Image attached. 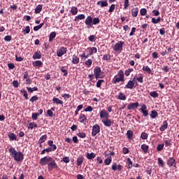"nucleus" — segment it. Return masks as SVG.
Wrapping results in <instances>:
<instances>
[{
    "mask_svg": "<svg viewBox=\"0 0 179 179\" xmlns=\"http://www.w3.org/2000/svg\"><path fill=\"white\" fill-rule=\"evenodd\" d=\"M112 82L115 85L117 83H120V82H125L124 71L122 70H120L117 75L113 78Z\"/></svg>",
    "mask_w": 179,
    "mask_h": 179,
    "instance_id": "obj_1",
    "label": "nucleus"
},
{
    "mask_svg": "<svg viewBox=\"0 0 179 179\" xmlns=\"http://www.w3.org/2000/svg\"><path fill=\"white\" fill-rule=\"evenodd\" d=\"M94 75L95 79H103V78H104V73L101 71V68L98 66L94 69Z\"/></svg>",
    "mask_w": 179,
    "mask_h": 179,
    "instance_id": "obj_2",
    "label": "nucleus"
},
{
    "mask_svg": "<svg viewBox=\"0 0 179 179\" xmlns=\"http://www.w3.org/2000/svg\"><path fill=\"white\" fill-rule=\"evenodd\" d=\"M136 86H138V82L135 81V77H134L133 80H129L127 85H125L124 89H130V90H132V89L136 87Z\"/></svg>",
    "mask_w": 179,
    "mask_h": 179,
    "instance_id": "obj_3",
    "label": "nucleus"
},
{
    "mask_svg": "<svg viewBox=\"0 0 179 179\" xmlns=\"http://www.w3.org/2000/svg\"><path fill=\"white\" fill-rule=\"evenodd\" d=\"M52 159V157H44L40 159L39 164L41 166H47L48 165V164H50Z\"/></svg>",
    "mask_w": 179,
    "mask_h": 179,
    "instance_id": "obj_4",
    "label": "nucleus"
},
{
    "mask_svg": "<svg viewBox=\"0 0 179 179\" xmlns=\"http://www.w3.org/2000/svg\"><path fill=\"white\" fill-rule=\"evenodd\" d=\"M124 45H125V43L122 41H120L117 43H115L113 50L117 52H118V51L121 52L122 51V48L124 47Z\"/></svg>",
    "mask_w": 179,
    "mask_h": 179,
    "instance_id": "obj_5",
    "label": "nucleus"
},
{
    "mask_svg": "<svg viewBox=\"0 0 179 179\" xmlns=\"http://www.w3.org/2000/svg\"><path fill=\"white\" fill-rule=\"evenodd\" d=\"M166 164L169 167H175V169H177V162L176 161V159H174V157H173L169 158L166 162Z\"/></svg>",
    "mask_w": 179,
    "mask_h": 179,
    "instance_id": "obj_6",
    "label": "nucleus"
},
{
    "mask_svg": "<svg viewBox=\"0 0 179 179\" xmlns=\"http://www.w3.org/2000/svg\"><path fill=\"white\" fill-rule=\"evenodd\" d=\"M97 134H100V125L96 124L92 127V136H96Z\"/></svg>",
    "mask_w": 179,
    "mask_h": 179,
    "instance_id": "obj_7",
    "label": "nucleus"
},
{
    "mask_svg": "<svg viewBox=\"0 0 179 179\" xmlns=\"http://www.w3.org/2000/svg\"><path fill=\"white\" fill-rule=\"evenodd\" d=\"M100 118H101V120L110 118V113H108L106 109H103L100 111Z\"/></svg>",
    "mask_w": 179,
    "mask_h": 179,
    "instance_id": "obj_8",
    "label": "nucleus"
},
{
    "mask_svg": "<svg viewBox=\"0 0 179 179\" xmlns=\"http://www.w3.org/2000/svg\"><path fill=\"white\" fill-rule=\"evenodd\" d=\"M48 169L50 171L52 170L53 169H59L58 165L57 164V162H55V160H54L52 158V160L48 164Z\"/></svg>",
    "mask_w": 179,
    "mask_h": 179,
    "instance_id": "obj_9",
    "label": "nucleus"
},
{
    "mask_svg": "<svg viewBox=\"0 0 179 179\" xmlns=\"http://www.w3.org/2000/svg\"><path fill=\"white\" fill-rule=\"evenodd\" d=\"M24 159V155L20 151L17 152V155H15V157H14V160H15V162H23Z\"/></svg>",
    "mask_w": 179,
    "mask_h": 179,
    "instance_id": "obj_10",
    "label": "nucleus"
},
{
    "mask_svg": "<svg viewBox=\"0 0 179 179\" xmlns=\"http://www.w3.org/2000/svg\"><path fill=\"white\" fill-rule=\"evenodd\" d=\"M68 51V49L65 47H61L59 50L57 51V57H62V55L66 54V52Z\"/></svg>",
    "mask_w": 179,
    "mask_h": 179,
    "instance_id": "obj_11",
    "label": "nucleus"
},
{
    "mask_svg": "<svg viewBox=\"0 0 179 179\" xmlns=\"http://www.w3.org/2000/svg\"><path fill=\"white\" fill-rule=\"evenodd\" d=\"M101 122H103V125L108 128H110V127L113 124V121H111L108 117L106 119H102Z\"/></svg>",
    "mask_w": 179,
    "mask_h": 179,
    "instance_id": "obj_12",
    "label": "nucleus"
},
{
    "mask_svg": "<svg viewBox=\"0 0 179 179\" xmlns=\"http://www.w3.org/2000/svg\"><path fill=\"white\" fill-rule=\"evenodd\" d=\"M139 107V102H136V103H130L127 106V110H136Z\"/></svg>",
    "mask_w": 179,
    "mask_h": 179,
    "instance_id": "obj_13",
    "label": "nucleus"
},
{
    "mask_svg": "<svg viewBox=\"0 0 179 179\" xmlns=\"http://www.w3.org/2000/svg\"><path fill=\"white\" fill-rule=\"evenodd\" d=\"M79 121L81 124H86L87 122V116L85 114L80 113L79 116Z\"/></svg>",
    "mask_w": 179,
    "mask_h": 179,
    "instance_id": "obj_14",
    "label": "nucleus"
},
{
    "mask_svg": "<svg viewBox=\"0 0 179 179\" xmlns=\"http://www.w3.org/2000/svg\"><path fill=\"white\" fill-rule=\"evenodd\" d=\"M123 168L124 167L121 164H119L117 166L116 162L112 164V170H113V171H117V170H118V171H121V170H122Z\"/></svg>",
    "mask_w": 179,
    "mask_h": 179,
    "instance_id": "obj_15",
    "label": "nucleus"
},
{
    "mask_svg": "<svg viewBox=\"0 0 179 179\" xmlns=\"http://www.w3.org/2000/svg\"><path fill=\"white\" fill-rule=\"evenodd\" d=\"M146 108H148V106H146L145 104H143L141 108V111L144 117H148V115H149V111H148Z\"/></svg>",
    "mask_w": 179,
    "mask_h": 179,
    "instance_id": "obj_16",
    "label": "nucleus"
},
{
    "mask_svg": "<svg viewBox=\"0 0 179 179\" xmlns=\"http://www.w3.org/2000/svg\"><path fill=\"white\" fill-rule=\"evenodd\" d=\"M167 128H169V122H167V120H164L162 122V125L160 127V131L161 132H164V131H166V129H167Z\"/></svg>",
    "mask_w": 179,
    "mask_h": 179,
    "instance_id": "obj_17",
    "label": "nucleus"
},
{
    "mask_svg": "<svg viewBox=\"0 0 179 179\" xmlns=\"http://www.w3.org/2000/svg\"><path fill=\"white\" fill-rule=\"evenodd\" d=\"M52 101H53L54 104H56L57 106H59V104H60V106H64V101H62V100L59 99V98H57V97L54 96L52 99Z\"/></svg>",
    "mask_w": 179,
    "mask_h": 179,
    "instance_id": "obj_18",
    "label": "nucleus"
},
{
    "mask_svg": "<svg viewBox=\"0 0 179 179\" xmlns=\"http://www.w3.org/2000/svg\"><path fill=\"white\" fill-rule=\"evenodd\" d=\"M87 50L89 51V55H93L97 53V48L96 47H89Z\"/></svg>",
    "mask_w": 179,
    "mask_h": 179,
    "instance_id": "obj_19",
    "label": "nucleus"
},
{
    "mask_svg": "<svg viewBox=\"0 0 179 179\" xmlns=\"http://www.w3.org/2000/svg\"><path fill=\"white\" fill-rule=\"evenodd\" d=\"M135 81L138 83H143V74L139 73L138 77H135Z\"/></svg>",
    "mask_w": 179,
    "mask_h": 179,
    "instance_id": "obj_20",
    "label": "nucleus"
},
{
    "mask_svg": "<svg viewBox=\"0 0 179 179\" xmlns=\"http://www.w3.org/2000/svg\"><path fill=\"white\" fill-rule=\"evenodd\" d=\"M33 59H41V52H35L32 56Z\"/></svg>",
    "mask_w": 179,
    "mask_h": 179,
    "instance_id": "obj_21",
    "label": "nucleus"
},
{
    "mask_svg": "<svg viewBox=\"0 0 179 179\" xmlns=\"http://www.w3.org/2000/svg\"><path fill=\"white\" fill-rule=\"evenodd\" d=\"M138 13H139V8L138 7L134 8L131 10V16H133V17H136V16H138Z\"/></svg>",
    "mask_w": 179,
    "mask_h": 179,
    "instance_id": "obj_22",
    "label": "nucleus"
},
{
    "mask_svg": "<svg viewBox=\"0 0 179 179\" xmlns=\"http://www.w3.org/2000/svg\"><path fill=\"white\" fill-rule=\"evenodd\" d=\"M8 136L10 139V141H17V136L15 133H8Z\"/></svg>",
    "mask_w": 179,
    "mask_h": 179,
    "instance_id": "obj_23",
    "label": "nucleus"
},
{
    "mask_svg": "<svg viewBox=\"0 0 179 179\" xmlns=\"http://www.w3.org/2000/svg\"><path fill=\"white\" fill-rule=\"evenodd\" d=\"M96 5H100L101 8H104L106 6H108V3L107 2V0L104 1H99L96 3Z\"/></svg>",
    "mask_w": 179,
    "mask_h": 179,
    "instance_id": "obj_24",
    "label": "nucleus"
},
{
    "mask_svg": "<svg viewBox=\"0 0 179 179\" xmlns=\"http://www.w3.org/2000/svg\"><path fill=\"white\" fill-rule=\"evenodd\" d=\"M83 160H85V158L83 157V155H80L77 158V166H82L83 163Z\"/></svg>",
    "mask_w": 179,
    "mask_h": 179,
    "instance_id": "obj_25",
    "label": "nucleus"
},
{
    "mask_svg": "<svg viewBox=\"0 0 179 179\" xmlns=\"http://www.w3.org/2000/svg\"><path fill=\"white\" fill-rule=\"evenodd\" d=\"M47 141V134L43 135L38 140V145H41V143H44Z\"/></svg>",
    "mask_w": 179,
    "mask_h": 179,
    "instance_id": "obj_26",
    "label": "nucleus"
},
{
    "mask_svg": "<svg viewBox=\"0 0 179 179\" xmlns=\"http://www.w3.org/2000/svg\"><path fill=\"white\" fill-rule=\"evenodd\" d=\"M143 72H146V73H148V75H150L152 73V69H150V67H149V66H143Z\"/></svg>",
    "mask_w": 179,
    "mask_h": 179,
    "instance_id": "obj_27",
    "label": "nucleus"
},
{
    "mask_svg": "<svg viewBox=\"0 0 179 179\" xmlns=\"http://www.w3.org/2000/svg\"><path fill=\"white\" fill-rule=\"evenodd\" d=\"M9 152L10 153V156L13 157V159L15 158V157L16 156V155H17V151H16V150L15 149V148H11L9 149Z\"/></svg>",
    "mask_w": 179,
    "mask_h": 179,
    "instance_id": "obj_28",
    "label": "nucleus"
},
{
    "mask_svg": "<svg viewBox=\"0 0 179 179\" xmlns=\"http://www.w3.org/2000/svg\"><path fill=\"white\" fill-rule=\"evenodd\" d=\"M57 37V33L55 31L51 32L49 36V41L50 43L54 41V38Z\"/></svg>",
    "mask_w": 179,
    "mask_h": 179,
    "instance_id": "obj_29",
    "label": "nucleus"
},
{
    "mask_svg": "<svg viewBox=\"0 0 179 179\" xmlns=\"http://www.w3.org/2000/svg\"><path fill=\"white\" fill-rule=\"evenodd\" d=\"M141 149L143 150V152L146 155L148 152H149V145L146 144L141 145Z\"/></svg>",
    "mask_w": 179,
    "mask_h": 179,
    "instance_id": "obj_30",
    "label": "nucleus"
},
{
    "mask_svg": "<svg viewBox=\"0 0 179 179\" xmlns=\"http://www.w3.org/2000/svg\"><path fill=\"white\" fill-rule=\"evenodd\" d=\"M86 157L87 159H88V160H93V159L96 157V155L94 154V152H91V153L87 152Z\"/></svg>",
    "mask_w": 179,
    "mask_h": 179,
    "instance_id": "obj_31",
    "label": "nucleus"
},
{
    "mask_svg": "<svg viewBox=\"0 0 179 179\" xmlns=\"http://www.w3.org/2000/svg\"><path fill=\"white\" fill-rule=\"evenodd\" d=\"M118 100L125 101L127 100V96L124 94L122 92H119V95L117 96Z\"/></svg>",
    "mask_w": 179,
    "mask_h": 179,
    "instance_id": "obj_32",
    "label": "nucleus"
},
{
    "mask_svg": "<svg viewBox=\"0 0 179 179\" xmlns=\"http://www.w3.org/2000/svg\"><path fill=\"white\" fill-rule=\"evenodd\" d=\"M85 17H86L85 14L78 15V16H76L75 17V21L78 22L79 20H83V19H85Z\"/></svg>",
    "mask_w": 179,
    "mask_h": 179,
    "instance_id": "obj_33",
    "label": "nucleus"
},
{
    "mask_svg": "<svg viewBox=\"0 0 179 179\" xmlns=\"http://www.w3.org/2000/svg\"><path fill=\"white\" fill-rule=\"evenodd\" d=\"M127 139H132L134 138V131H132L131 130H128L127 132Z\"/></svg>",
    "mask_w": 179,
    "mask_h": 179,
    "instance_id": "obj_34",
    "label": "nucleus"
},
{
    "mask_svg": "<svg viewBox=\"0 0 179 179\" xmlns=\"http://www.w3.org/2000/svg\"><path fill=\"white\" fill-rule=\"evenodd\" d=\"M78 62H79V57H78V56L76 55H73L72 59V64H73L74 65H78Z\"/></svg>",
    "mask_w": 179,
    "mask_h": 179,
    "instance_id": "obj_35",
    "label": "nucleus"
},
{
    "mask_svg": "<svg viewBox=\"0 0 179 179\" xmlns=\"http://www.w3.org/2000/svg\"><path fill=\"white\" fill-rule=\"evenodd\" d=\"M43 10V5L38 4L35 8V13H40Z\"/></svg>",
    "mask_w": 179,
    "mask_h": 179,
    "instance_id": "obj_36",
    "label": "nucleus"
},
{
    "mask_svg": "<svg viewBox=\"0 0 179 179\" xmlns=\"http://www.w3.org/2000/svg\"><path fill=\"white\" fill-rule=\"evenodd\" d=\"M102 59L103 61H110V59H111V55H110V53H106L103 55Z\"/></svg>",
    "mask_w": 179,
    "mask_h": 179,
    "instance_id": "obj_37",
    "label": "nucleus"
},
{
    "mask_svg": "<svg viewBox=\"0 0 179 179\" xmlns=\"http://www.w3.org/2000/svg\"><path fill=\"white\" fill-rule=\"evenodd\" d=\"M37 127H38L37 123L32 122L29 123L28 126V129H33L34 128H37Z\"/></svg>",
    "mask_w": 179,
    "mask_h": 179,
    "instance_id": "obj_38",
    "label": "nucleus"
},
{
    "mask_svg": "<svg viewBox=\"0 0 179 179\" xmlns=\"http://www.w3.org/2000/svg\"><path fill=\"white\" fill-rule=\"evenodd\" d=\"M111 162H113V157H109L104 160V163L106 166H110V164H111Z\"/></svg>",
    "mask_w": 179,
    "mask_h": 179,
    "instance_id": "obj_39",
    "label": "nucleus"
},
{
    "mask_svg": "<svg viewBox=\"0 0 179 179\" xmlns=\"http://www.w3.org/2000/svg\"><path fill=\"white\" fill-rule=\"evenodd\" d=\"M33 66H39L40 68H41V66H43V62L40 60H37V61L33 62Z\"/></svg>",
    "mask_w": 179,
    "mask_h": 179,
    "instance_id": "obj_40",
    "label": "nucleus"
},
{
    "mask_svg": "<svg viewBox=\"0 0 179 179\" xmlns=\"http://www.w3.org/2000/svg\"><path fill=\"white\" fill-rule=\"evenodd\" d=\"M27 90L29 92V93H33V92H37V90H38V88H37V87H27Z\"/></svg>",
    "mask_w": 179,
    "mask_h": 179,
    "instance_id": "obj_41",
    "label": "nucleus"
},
{
    "mask_svg": "<svg viewBox=\"0 0 179 179\" xmlns=\"http://www.w3.org/2000/svg\"><path fill=\"white\" fill-rule=\"evenodd\" d=\"M150 96H151V97H153V99H156L159 97V93H157V91H152L150 93Z\"/></svg>",
    "mask_w": 179,
    "mask_h": 179,
    "instance_id": "obj_42",
    "label": "nucleus"
},
{
    "mask_svg": "<svg viewBox=\"0 0 179 179\" xmlns=\"http://www.w3.org/2000/svg\"><path fill=\"white\" fill-rule=\"evenodd\" d=\"M21 93H23V96L25 100H29V94H27V91L26 90H21Z\"/></svg>",
    "mask_w": 179,
    "mask_h": 179,
    "instance_id": "obj_43",
    "label": "nucleus"
},
{
    "mask_svg": "<svg viewBox=\"0 0 179 179\" xmlns=\"http://www.w3.org/2000/svg\"><path fill=\"white\" fill-rule=\"evenodd\" d=\"M127 164L129 169H132V167H134V164L132 163V160H131V158H127Z\"/></svg>",
    "mask_w": 179,
    "mask_h": 179,
    "instance_id": "obj_44",
    "label": "nucleus"
},
{
    "mask_svg": "<svg viewBox=\"0 0 179 179\" xmlns=\"http://www.w3.org/2000/svg\"><path fill=\"white\" fill-rule=\"evenodd\" d=\"M158 115H159V113H157V111L155 110L151 111L150 117L152 118H156V117H157Z\"/></svg>",
    "mask_w": 179,
    "mask_h": 179,
    "instance_id": "obj_45",
    "label": "nucleus"
},
{
    "mask_svg": "<svg viewBox=\"0 0 179 179\" xmlns=\"http://www.w3.org/2000/svg\"><path fill=\"white\" fill-rule=\"evenodd\" d=\"M60 71H62V72H63L64 76H68V70L66 69V68L65 66L61 67Z\"/></svg>",
    "mask_w": 179,
    "mask_h": 179,
    "instance_id": "obj_46",
    "label": "nucleus"
},
{
    "mask_svg": "<svg viewBox=\"0 0 179 179\" xmlns=\"http://www.w3.org/2000/svg\"><path fill=\"white\" fill-rule=\"evenodd\" d=\"M96 35H91L88 37L89 41H91V43H94L96 41Z\"/></svg>",
    "mask_w": 179,
    "mask_h": 179,
    "instance_id": "obj_47",
    "label": "nucleus"
},
{
    "mask_svg": "<svg viewBox=\"0 0 179 179\" xmlns=\"http://www.w3.org/2000/svg\"><path fill=\"white\" fill-rule=\"evenodd\" d=\"M45 152H52V148H48L45 149H43L41 153V155H45Z\"/></svg>",
    "mask_w": 179,
    "mask_h": 179,
    "instance_id": "obj_48",
    "label": "nucleus"
},
{
    "mask_svg": "<svg viewBox=\"0 0 179 179\" xmlns=\"http://www.w3.org/2000/svg\"><path fill=\"white\" fill-rule=\"evenodd\" d=\"M85 65L88 66V68H90L92 66V64H93V60L92 59H88L85 62Z\"/></svg>",
    "mask_w": 179,
    "mask_h": 179,
    "instance_id": "obj_49",
    "label": "nucleus"
},
{
    "mask_svg": "<svg viewBox=\"0 0 179 179\" xmlns=\"http://www.w3.org/2000/svg\"><path fill=\"white\" fill-rule=\"evenodd\" d=\"M43 26H44V23H41L38 26H35L34 27V31H38V30H40V29H41V27H43Z\"/></svg>",
    "mask_w": 179,
    "mask_h": 179,
    "instance_id": "obj_50",
    "label": "nucleus"
},
{
    "mask_svg": "<svg viewBox=\"0 0 179 179\" xmlns=\"http://www.w3.org/2000/svg\"><path fill=\"white\" fill-rule=\"evenodd\" d=\"M80 57L81 58V59H87L88 57H90V55L87 54L86 53H83L81 55H80Z\"/></svg>",
    "mask_w": 179,
    "mask_h": 179,
    "instance_id": "obj_51",
    "label": "nucleus"
},
{
    "mask_svg": "<svg viewBox=\"0 0 179 179\" xmlns=\"http://www.w3.org/2000/svg\"><path fill=\"white\" fill-rule=\"evenodd\" d=\"M158 164L160 167H164V161L162 158H158Z\"/></svg>",
    "mask_w": 179,
    "mask_h": 179,
    "instance_id": "obj_52",
    "label": "nucleus"
},
{
    "mask_svg": "<svg viewBox=\"0 0 179 179\" xmlns=\"http://www.w3.org/2000/svg\"><path fill=\"white\" fill-rule=\"evenodd\" d=\"M140 13L141 16H146V13H148V10H146V8H141L140 10Z\"/></svg>",
    "mask_w": 179,
    "mask_h": 179,
    "instance_id": "obj_53",
    "label": "nucleus"
},
{
    "mask_svg": "<svg viewBox=\"0 0 179 179\" xmlns=\"http://www.w3.org/2000/svg\"><path fill=\"white\" fill-rule=\"evenodd\" d=\"M72 15H76L78 13V8L73 6L71 9Z\"/></svg>",
    "mask_w": 179,
    "mask_h": 179,
    "instance_id": "obj_54",
    "label": "nucleus"
},
{
    "mask_svg": "<svg viewBox=\"0 0 179 179\" xmlns=\"http://www.w3.org/2000/svg\"><path fill=\"white\" fill-rule=\"evenodd\" d=\"M131 72H134V69H128L124 71V75L127 76H129L131 75Z\"/></svg>",
    "mask_w": 179,
    "mask_h": 179,
    "instance_id": "obj_55",
    "label": "nucleus"
},
{
    "mask_svg": "<svg viewBox=\"0 0 179 179\" xmlns=\"http://www.w3.org/2000/svg\"><path fill=\"white\" fill-rule=\"evenodd\" d=\"M164 148V144H159L157 147V152H162Z\"/></svg>",
    "mask_w": 179,
    "mask_h": 179,
    "instance_id": "obj_56",
    "label": "nucleus"
},
{
    "mask_svg": "<svg viewBox=\"0 0 179 179\" xmlns=\"http://www.w3.org/2000/svg\"><path fill=\"white\" fill-rule=\"evenodd\" d=\"M37 100H38V96H37V95H34L29 99V101L31 103H34V101H37Z\"/></svg>",
    "mask_w": 179,
    "mask_h": 179,
    "instance_id": "obj_57",
    "label": "nucleus"
},
{
    "mask_svg": "<svg viewBox=\"0 0 179 179\" xmlns=\"http://www.w3.org/2000/svg\"><path fill=\"white\" fill-rule=\"evenodd\" d=\"M39 114L37 113H32L31 118L34 121H36L38 118Z\"/></svg>",
    "mask_w": 179,
    "mask_h": 179,
    "instance_id": "obj_58",
    "label": "nucleus"
},
{
    "mask_svg": "<svg viewBox=\"0 0 179 179\" xmlns=\"http://www.w3.org/2000/svg\"><path fill=\"white\" fill-rule=\"evenodd\" d=\"M148 136H149V135L146 132H143L141 135V138L143 140H146Z\"/></svg>",
    "mask_w": 179,
    "mask_h": 179,
    "instance_id": "obj_59",
    "label": "nucleus"
},
{
    "mask_svg": "<svg viewBox=\"0 0 179 179\" xmlns=\"http://www.w3.org/2000/svg\"><path fill=\"white\" fill-rule=\"evenodd\" d=\"M85 23H93V17L88 16L85 20Z\"/></svg>",
    "mask_w": 179,
    "mask_h": 179,
    "instance_id": "obj_60",
    "label": "nucleus"
},
{
    "mask_svg": "<svg viewBox=\"0 0 179 179\" xmlns=\"http://www.w3.org/2000/svg\"><path fill=\"white\" fill-rule=\"evenodd\" d=\"M47 114L48 117H55V114H54V112H52V110L50 109L47 110Z\"/></svg>",
    "mask_w": 179,
    "mask_h": 179,
    "instance_id": "obj_61",
    "label": "nucleus"
},
{
    "mask_svg": "<svg viewBox=\"0 0 179 179\" xmlns=\"http://www.w3.org/2000/svg\"><path fill=\"white\" fill-rule=\"evenodd\" d=\"M77 135L79 138H81L82 139L86 138V134H85L83 132H79L77 134Z\"/></svg>",
    "mask_w": 179,
    "mask_h": 179,
    "instance_id": "obj_62",
    "label": "nucleus"
},
{
    "mask_svg": "<svg viewBox=\"0 0 179 179\" xmlns=\"http://www.w3.org/2000/svg\"><path fill=\"white\" fill-rule=\"evenodd\" d=\"M102 83H104V80H99L96 83V87H101Z\"/></svg>",
    "mask_w": 179,
    "mask_h": 179,
    "instance_id": "obj_63",
    "label": "nucleus"
},
{
    "mask_svg": "<svg viewBox=\"0 0 179 179\" xmlns=\"http://www.w3.org/2000/svg\"><path fill=\"white\" fill-rule=\"evenodd\" d=\"M164 143H165V146L166 147H171V140H165L164 141Z\"/></svg>",
    "mask_w": 179,
    "mask_h": 179,
    "instance_id": "obj_64",
    "label": "nucleus"
}]
</instances>
